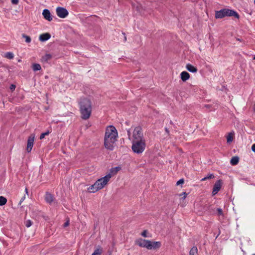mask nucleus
<instances>
[{"mask_svg":"<svg viewBox=\"0 0 255 255\" xmlns=\"http://www.w3.org/2000/svg\"><path fill=\"white\" fill-rule=\"evenodd\" d=\"M253 59L255 60V56L254 57Z\"/></svg>","mask_w":255,"mask_h":255,"instance_id":"nucleus-44","label":"nucleus"},{"mask_svg":"<svg viewBox=\"0 0 255 255\" xmlns=\"http://www.w3.org/2000/svg\"><path fill=\"white\" fill-rule=\"evenodd\" d=\"M79 105L81 118L84 120L88 119L92 112L91 101L87 98H83L81 99Z\"/></svg>","mask_w":255,"mask_h":255,"instance_id":"nucleus-2","label":"nucleus"},{"mask_svg":"<svg viewBox=\"0 0 255 255\" xmlns=\"http://www.w3.org/2000/svg\"><path fill=\"white\" fill-rule=\"evenodd\" d=\"M254 3L255 4V0H254Z\"/></svg>","mask_w":255,"mask_h":255,"instance_id":"nucleus-46","label":"nucleus"},{"mask_svg":"<svg viewBox=\"0 0 255 255\" xmlns=\"http://www.w3.org/2000/svg\"><path fill=\"white\" fill-rule=\"evenodd\" d=\"M7 199L3 196H0V206H3L6 203Z\"/></svg>","mask_w":255,"mask_h":255,"instance_id":"nucleus-22","label":"nucleus"},{"mask_svg":"<svg viewBox=\"0 0 255 255\" xmlns=\"http://www.w3.org/2000/svg\"><path fill=\"white\" fill-rule=\"evenodd\" d=\"M42 14L44 18L48 21H51L52 20L50 12L48 9H44L43 10Z\"/></svg>","mask_w":255,"mask_h":255,"instance_id":"nucleus-11","label":"nucleus"},{"mask_svg":"<svg viewBox=\"0 0 255 255\" xmlns=\"http://www.w3.org/2000/svg\"><path fill=\"white\" fill-rule=\"evenodd\" d=\"M234 16L237 18H239V14L234 10L228 8L222 9L220 10L216 11L215 12V17L217 19L222 18L226 16Z\"/></svg>","mask_w":255,"mask_h":255,"instance_id":"nucleus-4","label":"nucleus"},{"mask_svg":"<svg viewBox=\"0 0 255 255\" xmlns=\"http://www.w3.org/2000/svg\"><path fill=\"white\" fill-rule=\"evenodd\" d=\"M140 7H141V6H140V5H139V6H138V5H137V6H136V9H137L138 11H139V12H140Z\"/></svg>","mask_w":255,"mask_h":255,"instance_id":"nucleus-40","label":"nucleus"},{"mask_svg":"<svg viewBox=\"0 0 255 255\" xmlns=\"http://www.w3.org/2000/svg\"><path fill=\"white\" fill-rule=\"evenodd\" d=\"M234 133H229L227 136V141L228 143H230L233 140Z\"/></svg>","mask_w":255,"mask_h":255,"instance_id":"nucleus-21","label":"nucleus"},{"mask_svg":"<svg viewBox=\"0 0 255 255\" xmlns=\"http://www.w3.org/2000/svg\"><path fill=\"white\" fill-rule=\"evenodd\" d=\"M121 168L119 166L115 167L113 168L110 170V173L112 174V176L116 174L121 170Z\"/></svg>","mask_w":255,"mask_h":255,"instance_id":"nucleus-17","label":"nucleus"},{"mask_svg":"<svg viewBox=\"0 0 255 255\" xmlns=\"http://www.w3.org/2000/svg\"><path fill=\"white\" fill-rule=\"evenodd\" d=\"M252 150L255 152V143L253 144L252 146Z\"/></svg>","mask_w":255,"mask_h":255,"instance_id":"nucleus-37","label":"nucleus"},{"mask_svg":"<svg viewBox=\"0 0 255 255\" xmlns=\"http://www.w3.org/2000/svg\"><path fill=\"white\" fill-rule=\"evenodd\" d=\"M101 254V250L100 249H97L95 250L92 255H100Z\"/></svg>","mask_w":255,"mask_h":255,"instance_id":"nucleus-28","label":"nucleus"},{"mask_svg":"<svg viewBox=\"0 0 255 255\" xmlns=\"http://www.w3.org/2000/svg\"><path fill=\"white\" fill-rule=\"evenodd\" d=\"M32 68L34 71H36L40 70L41 69V67L40 64L34 63L32 64Z\"/></svg>","mask_w":255,"mask_h":255,"instance_id":"nucleus-20","label":"nucleus"},{"mask_svg":"<svg viewBox=\"0 0 255 255\" xmlns=\"http://www.w3.org/2000/svg\"><path fill=\"white\" fill-rule=\"evenodd\" d=\"M239 161V158L238 156H234L232 158L230 161V163L232 165H237Z\"/></svg>","mask_w":255,"mask_h":255,"instance_id":"nucleus-18","label":"nucleus"},{"mask_svg":"<svg viewBox=\"0 0 255 255\" xmlns=\"http://www.w3.org/2000/svg\"><path fill=\"white\" fill-rule=\"evenodd\" d=\"M145 148V140L132 141L131 148L134 153L137 154L141 153L144 150Z\"/></svg>","mask_w":255,"mask_h":255,"instance_id":"nucleus-5","label":"nucleus"},{"mask_svg":"<svg viewBox=\"0 0 255 255\" xmlns=\"http://www.w3.org/2000/svg\"><path fill=\"white\" fill-rule=\"evenodd\" d=\"M190 78L189 74L186 71H183L181 73V78L184 82L188 80Z\"/></svg>","mask_w":255,"mask_h":255,"instance_id":"nucleus-13","label":"nucleus"},{"mask_svg":"<svg viewBox=\"0 0 255 255\" xmlns=\"http://www.w3.org/2000/svg\"><path fill=\"white\" fill-rule=\"evenodd\" d=\"M45 200L46 202L51 203L53 201V197L50 193L47 192L45 194Z\"/></svg>","mask_w":255,"mask_h":255,"instance_id":"nucleus-14","label":"nucleus"},{"mask_svg":"<svg viewBox=\"0 0 255 255\" xmlns=\"http://www.w3.org/2000/svg\"><path fill=\"white\" fill-rule=\"evenodd\" d=\"M198 254V249L196 247H193L190 252L189 255H196Z\"/></svg>","mask_w":255,"mask_h":255,"instance_id":"nucleus-19","label":"nucleus"},{"mask_svg":"<svg viewBox=\"0 0 255 255\" xmlns=\"http://www.w3.org/2000/svg\"><path fill=\"white\" fill-rule=\"evenodd\" d=\"M69 225V221H67L63 225L64 227H66Z\"/></svg>","mask_w":255,"mask_h":255,"instance_id":"nucleus-35","label":"nucleus"},{"mask_svg":"<svg viewBox=\"0 0 255 255\" xmlns=\"http://www.w3.org/2000/svg\"><path fill=\"white\" fill-rule=\"evenodd\" d=\"M222 180H218L214 184L212 194L213 195L216 194L220 190L222 186Z\"/></svg>","mask_w":255,"mask_h":255,"instance_id":"nucleus-10","label":"nucleus"},{"mask_svg":"<svg viewBox=\"0 0 255 255\" xmlns=\"http://www.w3.org/2000/svg\"><path fill=\"white\" fill-rule=\"evenodd\" d=\"M22 37L25 39V41L26 43H29L31 42V39L30 36L26 35L25 34H22Z\"/></svg>","mask_w":255,"mask_h":255,"instance_id":"nucleus-23","label":"nucleus"},{"mask_svg":"<svg viewBox=\"0 0 255 255\" xmlns=\"http://www.w3.org/2000/svg\"><path fill=\"white\" fill-rule=\"evenodd\" d=\"M14 57L13 54L11 52H7L5 54V57L9 59H12Z\"/></svg>","mask_w":255,"mask_h":255,"instance_id":"nucleus-24","label":"nucleus"},{"mask_svg":"<svg viewBox=\"0 0 255 255\" xmlns=\"http://www.w3.org/2000/svg\"><path fill=\"white\" fill-rule=\"evenodd\" d=\"M34 138L35 135L34 134H30V135L28 138L26 146V151L28 152H29L31 151L33 145Z\"/></svg>","mask_w":255,"mask_h":255,"instance_id":"nucleus-9","label":"nucleus"},{"mask_svg":"<svg viewBox=\"0 0 255 255\" xmlns=\"http://www.w3.org/2000/svg\"><path fill=\"white\" fill-rule=\"evenodd\" d=\"M25 192L26 194H28L27 189L25 188Z\"/></svg>","mask_w":255,"mask_h":255,"instance_id":"nucleus-42","label":"nucleus"},{"mask_svg":"<svg viewBox=\"0 0 255 255\" xmlns=\"http://www.w3.org/2000/svg\"><path fill=\"white\" fill-rule=\"evenodd\" d=\"M51 58V56L50 54H46L42 57L43 61H48Z\"/></svg>","mask_w":255,"mask_h":255,"instance_id":"nucleus-26","label":"nucleus"},{"mask_svg":"<svg viewBox=\"0 0 255 255\" xmlns=\"http://www.w3.org/2000/svg\"><path fill=\"white\" fill-rule=\"evenodd\" d=\"M123 34L124 35V41H127V37L126 36L125 33L123 32Z\"/></svg>","mask_w":255,"mask_h":255,"instance_id":"nucleus-39","label":"nucleus"},{"mask_svg":"<svg viewBox=\"0 0 255 255\" xmlns=\"http://www.w3.org/2000/svg\"><path fill=\"white\" fill-rule=\"evenodd\" d=\"M25 199V196L21 198V199L20 200V202L19 203V204H21V203L24 201Z\"/></svg>","mask_w":255,"mask_h":255,"instance_id":"nucleus-38","label":"nucleus"},{"mask_svg":"<svg viewBox=\"0 0 255 255\" xmlns=\"http://www.w3.org/2000/svg\"><path fill=\"white\" fill-rule=\"evenodd\" d=\"M117 136L118 132L114 126H110L107 127L104 137V145L107 149L113 150V144L117 140Z\"/></svg>","mask_w":255,"mask_h":255,"instance_id":"nucleus-1","label":"nucleus"},{"mask_svg":"<svg viewBox=\"0 0 255 255\" xmlns=\"http://www.w3.org/2000/svg\"><path fill=\"white\" fill-rule=\"evenodd\" d=\"M57 15L60 18H65L68 15L67 10L63 7H58L56 9Z\"/></svg>","mask_w":255,"mask_h":255,"instance_id":"nucleus-8","label":"nucleus"},{"mask_svg":"<svg viewBox=\"0 0 255 255\" xmlns=\"http://www.w3.org/2000/svg\"><path fill=\"white\" fill-rule=\"evenodd\" d=\"M49 133H50V131L49 130H48L45 132L42 133L40 136V139H42L44 138L45 135H47Z\"/></svg>","mask_w":255,"mask_h":255,"instance_id":"nucleus-29","label":"nucleus"},{"mask_svg":"<svg viewBox=\"0 0 255 255\" xmlns=\"http://www.w3.org/2000/svg\"><path fill=\"white\" fill-rule=\"evenodd\" d=\"M15 88V86L14 85H11L10 86V89L11 90H14Z\"/></svg>","mask_w":255,"mask_h":255,"instance_id":"nucleus-36","label":"nucleus"},{"mask_svg":"<svg viewBox=\"0 0 255 255\" xmlns=\"http://www.w3.org/2000/svg\"><path fill=\"white\" fill-rule=\"evenodd\" d=\"M218 213L220 215H222L223 214L222 209L221 208L217 209Z\"/></svg>","mask_w":255,"mask_h":255,"instance_id":"nucleus-33","label":"nucleus"},{"mask_svg":"<svg viewBox=\"0 0 255 255\" xmlns=\"http://www.w3.org/2000/svg\"><path fill=\"white\" fill-rule=\"evenodd\" d=\"M187 193H186V192H183L182 193H181V194L180 195V196H182V195H183V197H182V198H181V199H182L183 200H184V199L186 198V196H187Z\"/></svg>","mask_w":255,"mask_h":255,"instance_id":"nucleus-32","label":"nucleus"},{"mask_svg":"<svg viewBox=\"0 0 255 255\" xmlns=\"http://www.w3.org/2000/svg\"><path fill=\"white\" fill-rule=\"evenodd\" d=\"M24 224H25V226L26 227L29 228V227H30L32 225V221L31 220H27L25 221Z\"/></svg>","mask_w":255,"mask_h":255,"instance_id":"nucleus-27","label":"nucleus"},{"mask_svg":"<svg viewBox=\"0 0 255 255\" xmlns=\"http://www.w3.org/2000/svg\"><path fill=\"white\" fill-rule=\"evenodd\" d=\"M186 68L189 71L191 72L195 73L197 71V69L190 64H187Z\"/></svg>","mask_w":255,"mask_h":255,"instance_id":"nucleus-16","label":"nucleus"},{"mask_svg":"<svg viewBox=\"0 0 255 255\" xmlns=\"http://www.w3.org/2000/svg\"><path fill=\"white\" fill-rule=\"evenodd\" d=\"M51 37V35L49 33H44L39 35V39L41 42L48 40Z\"/></svg>","mask_w":255,"mask_h":255,"instance_id":"nucleus-12","label":"nucleus"},{"mask_svg":"<svg viewBox=\"0 0 255 255\" xmlns=\"http://www.w3.org/2000/svg\"><path fill=\"white\" fill-rule=\"evenodd\" d=\"M178 150H179V151H181V149H178Z\"/></svg>","mask_w":255,"mask_h":255,"instance_id":"nucleus-45","label":"nucleus"},{"mask_svg":"<svg viewBox=\"0 0 255 255\" xmlns=\"http://www.w3.org/2000/svg\"><path fill=\"white\" fill-rule=\"evenodd\" d=\"M19 2V0H11V3L13 4H17Z\"/></svg>","mask_w":255,"mask_h":255,"instance_id":"nucleus-34","label":"nucleus"},{"mask_svg":"<svg viewBox=\"0 0 255 255\" xmlns=\"http://www.w3.org/2000/svg\"><path fill=\"white\" fill-rule=\"evenodd\" d=\"M135 242L136 245L142 248H145L148 250L158 249L161 245L160 242H152L142 239H138Z\"/></svg>","mask_w":255,"mask_h":255,"instance_id":"nucleus-3","label":"nucleus"},{"mask_svg":"<svg viewBox=\"0 0 255 255\" xmlns=\"http://www.w3.org/2000/svg\"><path fill=\"white\" fill-rule=\"evenodd\" d=\"M147 230H144L141 234V236H143V237H148L149 236H148L147 235Z\"/></svg>","mask_w":255,"mask_h":255,"instance_id":"nucleus-31","label":"nucleus"},{"mask_svg":"<svg viewBox=\"0 0 255 255\" xmlns=\"http://www.w3.org/2000/svg\"><path fill=\"white\" fill-rule=\"evenodd\" d=\"M215 177L214 175L213 174H210L207 176L205 177L204 178L201 179V181H205L207 179H212Z\"/></svg>","mask_w":255,"mask_h":255,"instance_id":"nucleus-25","label":"nucleus"},{"mask_svg":"<svg viewBox=\"0 0 255 255\" xmlns=\"http://www.w3.org/2000/svg\"><path fill=\"white\" fill-rule=\"evenodd\" d=\"M96 185V182L92 185L90 186L88 188V190L90 193H95L97 192L99 189H97V186Z\"/></svg>","mask_w":255,"mask_h":255,"instance_id":"nucleus-15","label":"nucleus"},{"mask_svg":"<svg viewBox=\"0 0 255 255\" xmlns=\"http://www.w3.org/2000/svg\"><path fill=\"white\" fill-rule=\"evenodd\" d=\"M112 177V174L109 173L104 177L101 178L96 182V185L97 186V189L99 190L103 188L104 186L107 184L108 182Z\"/></svg>","mask_w":255,"mask_h":255,"instance_id":"nucleus-6","label":"nucleus"},{"mask_svg":"<svg viewBox=\"0 0 255 255\" xmlns=\"http://www.w3.org/2000/svg\"><path fill=\"white\" fill-rule=\"evenodd\" d=\"M133 140L132 141H138L144 140L141 128L140 127H136L133 132Z\"/></svg>","mask_w":255,"mask_h":255,"instance_id":"nucleus-7","label":"nucleus"},{"mask_svg":"<svg viewBox=\"0 0 255 255\" xmlns=\"http://www.w3.org/2000/svg\"><path fill=\"white\" fill-rule=\"evenodd\" d=\"M184 183V180L183 178H182L176 182V185H181Z\"/></svg>","mask_w":255,"mask_h":255,"instance_id":"nucleus-30","label":"nucleus"},{"mask_svg":"<svg viewBox=\"0 0 255 255\" xmlns=\"http://www.w3.org/2000/svg\"><path fill=\"white\" fill-rule=\"evenodd\" d=\"M253 255H255V254H253Z\"/></svg>","mask_w":255,"mask_h":255,"instance_id":"nucleus-47","label":"nucleus"},{"mask_svg":"<svg viewBox=\"0 0 255 255\" xmlns=\"http://www.w3.org/2000/svg\"><path fill=\"white\" fill-rule=\"evenodd\" d=\"M205 107H207V108H209L210 106V105H206Z\"/></svg>","mask_w":255,"mask_h":255,"instance_id":"nucleus-41","label":"nucleus"},{"mask_svg":"<svg viewBox=\"0 0 255 255\" xmlns=\"http://www.w3.org/2000/svg\"><path fill=\"white\" fill-rule=\"evenodd\" d=\"M18 62H21V60H20V59H19V60H18Z\"/></svg>","mask_w":255,"mask_h":255,"instance_id":"nucleus-43","label":"nucleus"}]
</instances>
